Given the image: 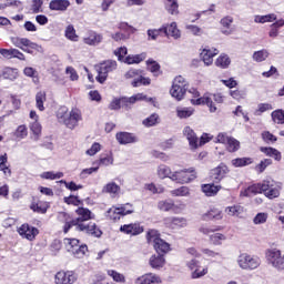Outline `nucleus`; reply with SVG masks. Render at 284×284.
Here are the masks:
<instances>
[{"label":"nucleus","instance_id":"obj_6","mask_svg":"<svg viewBox=\"0 0 284 284\" xmlns=\"http://www.w3.org/2000/svg\"><path fill=\"white\" fill-rule=\"evenodd\" d=\"M187 88H190L187 80H185V78L182 75H178L172 82L170 94L176 101H183V99H185V94L187 93Z\"/></svg>","mask_w":284,"mask_h":284},{"label":"nucleus","instance_id":"obj_51","mask_svg":"<svg viewBox=\"0 0 284 284\" xmlns=\"http://www.w3.org/2000/svg\"><path fill=\"white\" fill-rule=\"evenodd\" d=\"M143 283L144 284H161L162 280H161V276H159L154 273H148L144 275Z\"/></svg>","mask_w":284,"mask_h":284},{"label":"nucleus","instance_id":"obj_43","mask_svg":"<svg viewBox=\"0 0 284 284\" xmlns=\"http://www.w3.org/2000/svg\"><path fill=\"white\" fill-rule=\"evenodd\" d=\"M252 163H254L252 158H236L232 160L234 168H245V165H252Z\"/></svg>","mask_w":284,"mask_h":284},{"label":"nucleus","instance_id":"obj_33","mask_svg":"<svg viewBox=\"0 0 284 284\" xmlns=\"http://www.w3.org/2000/svg\"><path fill=\"white\" fill-rule=\"evenodd\" d=\"M121 193V186L115 182H109L102 187V194H110L113 199Z\"/></svg>","mask_w":284,"mask_h":284},{"label":"nucleus","instance_id":"obj_8","mask_svg":"<svg viewBox=\"0 0 284 284\" xmlns=\"http://www.w3.org/2000/svg\"><path fill=\"white\" fill-rule=\"evenodd\" d=\"M10 40L12 45L19 48L23 52H27V54H34V52H39V45L28 38L11 37Z\"/></svg>","mask_w":284,"mask_h":284},{"label":"nucleus","instance_id":"obj_36","mask_svg":"<svg viewBox=\"0 0 284 284\" xmlns=\"http://www.w3.org/2000/svg\"><path fill=\"white\" fill-rule=\"evenodd\" d=\"M260 152H263L266 156H272L275 161H281V159H283L281 152L272 146H262L260 148Z\"/></svg>","mask_w":284,"mask_h":284},{"label":"nucleus","instance_id":"obj_4","mask_svg":"<svg viewBox=\"0 0 284 284\" xmlns=\"http://www.w3.org/2000/svg\"><path fill=\"white\" fill-rule=\"evenodd\" d=\"M146 241L153 245L156 254L165 256V254H170V252H172V245L165 242V240L161 239V233H159L156 230L148 231Z\"/></svg>","mask_w":284,"mask_h":284},{"label":"nucleus","instance_id":"obj_19","mask_svg":"<svg viewBox=\"0 0 284 284\" xmlns=\"http://www.w3.org/2000/svg\"><path fill=\"white\" fill-rule=\"evenodd\" d=\"M29 207L32 212H36V214H47L48 210H50V204L45 201L33 197Z\"/></svg>","mask_w":284,"mask_h":284},{"label":"nucleus","instance_id":"obj_7","mask_svg":"<svg viewBox=\"0 0 284 284\" xmlns=\"http://www.w3.org/2000/svg\"><path fill=\"white\" fill-rule=\"evenodd\" d=\"M196 178L197 173L194 166L175 171L170 176L171 181H175V183H180L181 185H184L185 183H192V181H196Z\"/></svg>","mask_w":284,"mask_h":284},{"label":"nucleus","instance_id":"obj_39","mask_svg":"<svg viewBox=\"0 0 284 284\" xmlns=\"http://www.w3.org/2000/svg\"><path fill=\"white\" fill-rule=\"evenodd\" d=\"M221 26H223L225 28V30H222V34H231L232 33V23H234V18L226 16L224 18L221 19L220 21Z\"/></svg>","mask_w":284,"mask_h":284},{"label":"nucleus","instance_id":"obj_50","mask_svg":"<svg viewBox=\"0 0 284 284\" xmlns=\"http://www.w3.org/2000/svg\"><path fill=\"white\" fill-rule=\"evenodd\" d=\"M141 61H143L142 54H129L124 58V63H126V65L139 64Z\"/></svg>","mask_w":284,"mask_h":284},{"label":"nucleus","instance_id":"obj_20","mask_svg":"<svg viewBox=\"0 0 284 284\" xmlns=\"http://www.w3.org/2000/svg\"><path fill=\"white\" fill-rule=\"evenodd\" d=\"M202 221H223V210L212 206L206 213L202 214Z\"/></svg>","mask_w":284,"mask_h":284},{"label":"nucleus","instance_id":"obj_45","mask_svg":"<svg viewBox=\"0 0 284 284\" xmlns=\"http://www.w3.org/2000/svg\"><path fill=\"white\" fill-rule=\"evenodd\" d=\"M271 119L277 125H284V110L277 109L271 113Z\"/></svg>","mask_w":284,"mask_h":284},{"label":"nucleus","instance_id":"obj_16","mask_svg":"<svg viewBox=\"0 0 284 284\" xmlns=\"http://www.w3.org/2000/svg\"><path fill=\"white\" fill-rule=\"evenodd\" d=\"M55 284H74L77 283V274L73 271H60L54 276Z\"/></svg>","mask_w":284,"mask_h":284},{"label":"nucleus","instance_id":"obj_42","mask_svg":"<svg viewBox=\"0 0 284 284\" xmlns=\"http://www.w3.org/2000/svg\"><path fill=\"white\" fill-rule=\"evenodd\" d=\"M224 145L226 150L231 153L239 152V150H241V142L234 136H231V139H229V142Z\"/></svg>","mask_w":284,"mask_h":284},{"label":"nucleus","instance_id":"obj_30","mask_svg":"<svg viewBox=\"0 0 284 284\" xmlns=\"http://www.w3.org/2000/svg\"><path fill=\"white\" fill-rule=\"evenodd\" d=\"M1 77L6 81H17V79H19V69L4 67L1 71Z\"/></svg>","mask_w":284,"mask_h":284},{"label":"nucleus","instance_id":"obj_40","mask_svg":"<svg viewBox=\"0 0 284 284\" xmlns=\"http://www.w3.org/2000/svg\"><path fill=\"white\" fill-rule=\"evenodd\" d=\"M230 63H232V60L230 59V57L227 54H221L215 60L216 68H222V70L230 68Z\"/></svg>","mask_w":284,"mask_h":284},{"label":"nucleus","instance_id":"obj_21","mask_svg":"<svg viewBox=\"0 0 284 284\" xmlns=\"http://www.w3.org/2000/svg\"><path fill=\"white\" fill-rule=\"evenodd\" d=\"M125 79H133L131 82V85L133 88H140V85H143V71L131 69L125 73Z\"/></svg>","mask_w":284,"mask_h":284},{"label":"nucleus","instance_id":"obj_55","mask_svg":"<svg viewBox=\"0 0 284 284\" xmlns=\"http://www.w3.org/2000/svg\"><path fill=\"white\" fill-rule=\"evenodd\" d=\"M270 165H272V159H264L255 166V172H257V174H263Z\"/></svg>","mask_w":284,"mask_h":284},{"label":"nucleus","instance_id":"obj_5","mask_svg":"<svg viewBox=\"0 0 284 284\" xmlns=\"http://www.w3.org/2000/svg\"><path fill=\"white\" fill-rule=\"evenodd\" d=\"M116 68H119V63L115 60H104L95 64V71L98 72L95 80L98 83L103 84L108 81V74L116 71Z\"/></svg>","mask_w":284,"mask_h":284},{"label":"nucleus","instance_id":"obj_54","mask_svg":"<svg viewBox=\"0 0 284 284\" xmlns=\"http://www.w3.org/2000/svg\"><path fill=\"white\" fill-rule=\"evenodd\" d=\"M41 179H45L47 181H55V179H63V172H52V171H47L43 172L41 175Z\"/></svg>","mask_w":284,"mask_h":284},{"label":"nucleus","instance_id":"obj_15","mask_svg":"<svg viewBox=\"0 0 284 284\" xmlns=\"http://www.w3.org/2000/svg\"><path fill=\"white\" fill-rule=\"evenodd\" d=\"M120 29L124 30L125 33L122 32H115L113 34H111V39H113V41H128V39H130V34H134V32H136V29L132 26H129L125 22H122L120 24Z\"/></svg>","mask_w":284,"mask_h":284},{"label":"nucleus","instance_id":"obj_29","mask_svg":"<svg viewBox=\"0 0 284 284\" xmlns=\"http://www.w3.org/2000/svg\"><path fill=\"white\" fill-rule=\"evenodd\" d=\"M115 139L120 145H128L130 143H136V136L129 132H118Z\"/></svg>","mask_w":284,"mask_h":284},{"label":"nucleus","instance_id":"obj_12","mask_svg":"<svg viewBox=\"0 0 284 284\" xmlns=\"http://www.w3.org/2000/svg\"><path fill=\"white\" fill-rule=\"evenodd\" d=\"M158 210H160V212H173V214H181V212L185 210V204H176L173 200H162L158 202Z\"/></svg>","mask_w":284,"mask_h":284},{"label":"nucleus","instance_id":"obj_61","mask_svg":"<svg viewBox=\"0 0 284 284\" xmlns=\"http://www.w3.org/2000/svg\"><path fill=\"white\" fill-rule=\"evenodd\" d=\"M16 139H26L28 136V126L26 124H21L14 131Z\"/></svg>","mask_w":284,"mask_h":284},{"label":"nucleus","instance_id":"obj_59","mask_svg":"<svg viewBox=\"0 0 284 284\" xmlns=\"http://www.w3.org/2000/svg\"><path fill=\"white\" fill-rule=\"evenodd\" d=\"M190 195V187L181 186L179 189H174L171 191V196H189Z\"/></svg>","mask_w":284,"mask_h":284},{"label":"nucleus","instance_id":"obj_18","mask_svg":"<svg viewBox=\"0 0 284 284\" xmlns=\"http://www.w3.org/2000/svg\"><path fill=\"white\" fill-rule=\"evenodd\" d=\"M187 267L192 271L191 278H203L209 272L207 266L201 270V262L197 260H191L187 263Z\"/></svg>","mask_w":284,"mask_h":284},{"label":"nucleus","instance_id":"obj_25","mask_svg":"<svg viewBox=\"0 0 284 284\" xmlns=\"http://www.w3.org/2000/svg\"><path fill=\"white\" fill-rule=\"evenodd\" d=\"M136 101H143V93H138V94L132 95L130 98H128V97H121L120 98L121 106L124 110H130L134 105V103H136Z\"/></svg>","mask_w":284,"mask_h":284},{"label":"nucleus","instance_id":"obj_62","mask_svg":"<svg viewBox=\"0 0 284 284\" xmlns=\"http://www.w3.org/2000/svg\"><path fill=\"white\" fill-rule=\"evenodd\" d=\"M226 212L229 216H239V214H242L243 212V206L241 205L227 206Z\"/></svg>","mask_w":284,"mask_h":284},{"label":"nucleus","instance_id":"obj_56","mask_svg":"<svg viewBox=\"0 0 284 284\" xmlns=\"http://www.w3.org/2000/svg\"><path fill=\"white\" fill-rule=\"evenodd\" d=\"M267 57H270V52H267V50H265V49L260 50V51H255L253 53V59L257 63H263V61H265V59H267Z\"/></svg>","mask_w":284,"mask_h":284},{"label":"nucleus","instance_id":"obj_47","mask_svg":"<svg viewBox=\"0 0 284 284\" xmlns=\"http://www.w3.org/2000/svg\"><path fill=\"white\" fill-rule=\"evenodd\" d=\"M64 37H67L69 41H74V42L79 41V36L77 34V29H74L73 24H69L65 28Z\"/></svg>","mask_w":284,"mask_h":284},{"label":"nucleus","instance_id":"obj_1","mask_svg":"<svg viewBox=\"0 0 284 284\" xmlns=\"http://www.w3.org/2000/svg\"><path fill=\"white\" fill-rule=\"evenodd\" d=\"M256 194H264L266 199H278L281 196V186L276 185L274 181L263 180L246 187L241 192V196H256Z\"/></svg>","mask_w":284,"mask_h":284},{"label":"nucleus","instance_id":"obj_44","mask_svg":"<svg viewBox=\"0 0 284 284\" xmlns=\"http://www.w3.org/2000/svg\"><path fill=\"white\" fill-rule=\"evenodd\" d=\"M221 230H223V226L221 225H216V226H207V225H202L199 227V232L201 234H203L204 236H210V234L216 233V232H221Z\"/></svg>","mask_w":284,"mask_h":284},{"label":"nucleus","instance_id":"obj_14","mask_svg":"<svg viewBox=\"0 0 284 284\" xmlns=\"http://www.w3.org/2000/svg\"><path fill=\"white\" fill-rule=\"evenodd\" d=\"M132 210H128L125 209V206H112L111 209H109L106 211V219L109 221H113V223H116L118 221H121V219H123V216H128V214H132Z\"/></svg>","mask_w":284,"mask_h":284},{"label":"nucleus","instance_id":"obj_52","mask_svg":"<svg viewBox=\"0 0 284 284\" xmlns=\"http://www.w3.org/2000/svg\"><path fill=\"white\" fill-rule=\"evenodd\" d=\"M163 32H166L165 29H163V27H161L160 29H149L148 37L152 41H156V39H159V37H164Z\"/></svg>","mask_w":284,"mask_h":284},{"label":"nucleus","instance_id":"obj_35","mask_svg":"<svg viewBox=\"0 0 284 284\" xmlns=\"http://www.w3.org/2000/svg\"><path fill=\"white\" fill-rule=\"evenodd\" d=\"M221 190H223V186L214 185V183L201 185V191L203 192V194H205V196H216V194H219Z\"/></svg>","mask_w":284,"mask_h":284},{"label":"nucleus","instance_id":"obj_37","mask_svg":"<svg viewBox=\"0 0 284 284\" xmlns=\"http://www.w3.org/2000/svg\"><path fill=\"white\" fill-rule=\"evenodd\" d=\"M47 101H48V94L45 93V91H39L36 94V108H38L40 112H43L45 110V106L43 104Z\"/></svg>","mask_w":284,"mask_h":284},{"label":"nucleus","instance_id":"obj_24","mask_svg":"<svg viewBox=\"0 0 284 284\" xmlns=\"http://www.w3.org/2000/svg\"><path fill=\"white\" fill-rule=\"evenodd\" d=\"M120 232L122 234H130L131 236H139L143 232V227L138 223L124 224L120 226Z\"/></svg>","mask_w":284,"mask_h":284},{"label":"nucleus","instance_id":"obj_38","mask_svg":"<svg viewBox=\"0 0 284 284\" xmlns=\"http://www.w3.org/2000/svg\"><path fill=\"white\" fill-rule=\"evenodd\" d=\"M284 26V20L280 19L277 21H275L274 23H272L270 26L271 30L268 32V37L271 39H276V37H278V30H281V28H283Z\"/></svg>","mask_w":284,"mask_h":284},{"label":"nucleus","instance_id":"obj_57","mask_svg":"<svg viewBox=\"0 0 284 284\" xmlns=\"http://www.w3.org/2000/svg\"><path fill=\"white\" fill-rule=\"evenodd\" d=\"M159 121H160L159 114L152 113L149 118H146L143 121V125H145V128H152L154 125H158Z\"/></svg>","mask_w":284,"mask_h":284},{"label":"nucleus","instance_id":"obj_48","mask_svg":"<svg viewBox=\"0 0 284 284\" xmlns=\"http://www.w3.org/2000/svg\"><path fill=\"white\" fill-rule=\"evenodd\" d=\"M174 173H172V169L165 164H161L158 168V175L160 179H170Z\"/></svg>","mask_w":284,"mask_h":284},{"label":"nucleus","instance_id":"obj_11","mask_svg":"<svg viewBox=\"0 0 284 284\" xmlns=\"http://www.w3.org/2000/svg\"><path fill=\"white\" fill-rule=\"evenodd\" d=\"M17 232L21 239H26V241H37V236H39L40 231L36 226L31 225L30 223H23L18 229Z\"/></svg>","mask_w":284,"mask_h":284},{"label":"nucleus","instance_id":"obj_22","mask_svg":"<svg viewBox=\"0 0 284 284\" xmlns=\"http://www.w3.org/2000/svg\"><path fill=\"white\" fill-rule=\"evenodd\" d=\"M219 54V49L216 48H204L201 53L200 57L203 61V63H205L206 65H212L214 63V57H216Z\"/></svg>","mask_w":284,"mask_h":284},{"label":"nucleus","instance_id":"obj_63","mask_svg":"<svg viewBox=\"0 0 284 284\" xmlns=\"http://www.w3.org/2000/svg\"><path fill=\"white\" fill-rule=\"evenodd\" d=\"M169 3L166 10L169 14H179V2L176 0H166Z\"/></svg>","mask_w":284,"mask_h":284},{"label":"nucleus","instance_id":"obj_23","mask_svg":"<svg viewBox=\"0 0 284 284\" xmlns=\"http://www.w3.org/2000/svg\"><path fill=\"white\" fill-rule=\"evenodd\" d=\"M192 105H207L210 112H216V104L212 101V98L207 95L191 99Z\"/></svg>","mask_w":284,"mask_h":284},{"label":"nucleus","instance_id":"obj_9","mask_svg":"<svg viewBox=\"0 0 284 284\" xmlns=\"http://www.w3.org/2000/svg\"><path fill=\"white\" fill-rule=\"evenodd\" d=\"M74 227L77 232H82L93 239H101V236H103V231L95 222H82V224H78Z\"/></svg>","mask_w":284,"mask_h":284},{"label":"nucleus","instance_id":"obj_3","mask_svg":"<svg viewBox=\"0 0 284 284\" xmlns=\"http://www.w3.org/2000/svg\"><path fill=\"white\" fill-rule=\"evenodd\" d=\"M58 123L65 125L69 130H74L79 125V121H83V114L79 108H72L71 111L68 106H60L55 113Z\"/></svg>","mask_w":284,"mask_h":284},{"label":"nucleus","instance_id":"obj_46","mask_svg":"<svg viewBox=\"0 0 284 284\" xmlns=\"http://www.w3.org/2000/svg\"><path fill=\"white\" fill-rule=\"evenodd\" d=\"M227 237L223 233H213L209 236V241L212 245H223V241Z\"/></svg>","mask_w":284,"mask_h":284},{"label":"nucleus","instance_id":"obj_41","mask_svg":"<svg viewBox=\"0 0 284 284\" xmlns=\"http://www.w3.org/2000/svg\"><path fill=\"white\" fill-rule=\"evenodd\" d=\"M63 203L65 205H73V207H79L83 204V200H80L79 195H69L63 197Z\"/></svg>","mask_w":284,"mask_h":284},{"label":"nucleus","instance_id":"obj_26","mask_svg":"<svg viewBox=\"0 0 284 284\" xmlns=\"http://www.w3.org/2000/svg\"><path fill=\"white\" fill-rule=\"evenodd\" d=\"M162 29L166 32H163L164 37H172L173 39H181V30L176 26V22H172L170 24H163Z\"/></svg>","mask_w":284,"mask_h":284},{"label":"nucleus","instance_id":"obj_49","mask_svg":"<svg viewBox=\"0 0 284 284\" xmlns=\"http://www.w3.org/2000/svg\"><path fill=\"white\" fill-rule=\"evenodd\" d=\"M254 21L255 23H272L273 21H276V14L270 13L266 16H255Z\"/></svg>","mask_w":284,"mask_h":284},{"label":"nucleus","instance_id":"obj_28","mask_svg":"<svg viewBox=\"0 0 284 284\" xmlns=\"http://www.w3.org/2000/svg\"><path fill=\"white\" fill-rule=\"evenodd\" d=\"M70 8V0H51L49 9L55 12H65Z\"/></svg>","mask_w":284,"mask_h":284},{"label":"nucleus","instance_id":"obj_17","mask_svg":"<svg viewBox=\"0 0 284 284\" xmlns=\"http://www.w3.org/2000/svg\"><path fill=\"white\" fill-rule=\"evenodd\" d=\"M230 174V168L225 163H220L211 171V179L213 183H221Z\"/></svg>","mask_w":284,"mask_h":284},{"label":"nucleus","instance_id":"obj_53","mask_svg":"<svg viewBox=\"0 0 284 284\" xmlns=\"http://www.w3.org/2000/svg\"><path fill=\"white\" fill-rule=\"evenodd\" d=\"M106 274L113 278L114 283H125V275L116 272L115 270H108Z\"/></svg>","mask_w":284,"mask_h":284},{"label":"nucleus","instance_id":"obj_32","mask_svg":"<svg viewBox=\"0 0 284 284\" xmlns=\"http://www.w3.org/2000/svg\"><path fill=\"white\" fill-rule=\"evenodd\" d=\"M146 71L151 72L153 77H161L163 74V71H161V64L156 62L154 59L150 58L145 61Z\"/></svg>","mask_w":284,"mask_h":284},{"label":"nucleus","instance_id":"obj_60","mask_svg":"<svg viewBox=\"0 0 284 284\" xmlns=\"http://www.w3.org/2000/svg\"><path fill=\"white\" fill-rule=\"evenodd\" d=\"M43 0H32L31 3V12L32 14H39V12H43Z\"/></svg>","mask_w":284,"mask_h":284},{"label":"nucleus","instance_id":"obj_13","mask_svg":"<svg viewBox=\"0 0 284 284\" xmlns=\"http://www.w3.org/2000/svg\"><path fill=\"white\" fill-rule=\"evenodd\" d=\"M266 261L275 267V270L283 271V256L281 250L270 248L266 251Z\"/></svg>","mask_w":284,"mask_h":284},{"label":"nucleus","instance_id":"obj_58","mask_svg":"<svg viewBox=\"0 0 284 284\" xmlns=\"http://www.w3.org/2000/svg\"><path fill=\"white\" fill-rule=\"evenodd\" d=\"M60 183H63L64 187H67V190H70V192H79V190H83V185L75 184L74 181L67 182L65 180H61Z\"/></svg>","mask_w":284,"mask_h":284},{"label":"nucleus","instance_id":"obj_10","mask_svg":"<svg viewBox=\"0 0 284 284\" xmlns=\"http://www.w3.org/2000/svg\"><path fill=\"white\" fill-rule=\"evenodd\" d=\"M237 263L242 270H256L261 265V258L255 255L242 253L239 256Z\"/></svg>","mask_w":284,"mask_h":284},{"label":"nucleus","instance_id":"obj_2","mask_svg":"<svg viewBox=\"0 0 284 284\" xmlns=\"http://www.w3.org/2000/svg\"><path fill=\"white\" fill-rule=\"evenodd\" d=\"M77 217H72L70 213L61 212L60 219L63 223V233L68 234L70 230H72L77 225H81L82 223H87L88 221H94L95 215L92 211L88 207L78 206L74 211Z\"/></svg>","mask_w":284,"mask_h":284},{"label":"nucleus","instance_id":"obj_31","mask_svg":"<svg viewBox=\"0 0 284 284\" xmlns=\"http://www.w3.org/2000/svg\"><path fill=\"white\" fill-rule=\"evenodd\" d=\"M184 135L186 136L189 145L192 148V150H196L199 148V138L196 136L194 130H192L190 126H185Z\"/></svg>","mask_w":284,"mask_h":284},{"label":"nucleus","instance_id":"obj_27","mask_svg":"<svg viewBox=\"0 0 284 284\" xmlns=\"http://www.w3.org/2000/svg\"><path fill=\"white\" fill-rule=\"evenodd\" d=\"M103 41V36L97 31H89L87 37L83 38L85 45H99Z\"/></svg>","mask_w":284,"mask_h":284},{"label":"nucleus","instance_id":"obj_34","mask_svg":"<svg viewBox=\"0 0 284 284\" xmlns=\"http://www.w3.org/2000/svg\"><path fill=\"white\" fill-rule=\"evenodd\" d=\"M149 265L153 270H161V267L165 266V255L153 254L149 260Z\"/></svg>","mask_w":284,"mask_h":284},{"label":"nucleus","instance_id":"obj_64","mask_svg":"<svg viewBox=\"0 0 284 284\" xmlns=\"http://www.w3.org/2000/svg\"><path fill=\"white\" fill-rule=\"evenodd\" d=\"M255 225H263V223H267V213H257L253 220Z\"/></svg>","mask_w":284,"mask_h":284}]
</instances>
